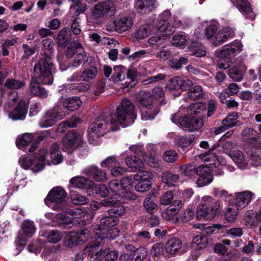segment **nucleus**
I'll return each mask as SVG.
<instances>
[{"instance_id":"nucleus-11","label":"nucleus","mask_w":261,"mask_h":261,"mask_svg":"<svg viewBox=\"0 0 261 261\" xmlns=\"http://www.w3.org/2000/svg\"><path fill=\"white\" fill-rule=\"evenodd\" d=\"M65 116V113L62 108L56 105L52 109L47 111L39 121L41 127L45 128L55 125L58 121L63 119Z\"/></svg>"},{"instance_id":"nucleus-3","label":"nucleus","mask_w":261,"mask_h":261,"mask_svg":"<svg viewBox=\"0 0 261 261\" xmlns=\"http://www.w3.org/2000/svg\"><path fill=\"white\" fill-rule=\"evenodd\" d=\"M199 159L207 163L206 166H200L196 168L195 167L190 164L180 167L181 172L187 176L190 177H195L196 175L199 177L196 180L198 187H202L210 184L213 180V177L212 174V166H218L219 163L223 165L225 161L221 156H217L212 151H209L203 154L198 155Z\"/></svg>"},{"instance_id":"nucleus-29","label":"nucleus","mask_w":261,"mask_h":261,"mask_svg":"<svg viewBox=\"0 0 261 261\" xmlns=\"http://www.w3.org/2000/svg\"><path fill=\"white\" fill-rule=\"evenodd\" d=\"M118 223V219L115 216H105L100 221V224L98 226L99 232H102L107 228L115 226Z\"/></svg>"},{"instance_id":"nucleus-9","label":"nucleus","mask_w":261,"mask_h":261,"mask_svg":"<svg viewBox=\"0 0 261 261\" xmlns=\"http://www.w3.org/2000/svg\"><path fill=\"white\" fill-rule=\"evenodd\" d=\"M47 153V151L46 149L42 148L38 151L35 161H32L31 158L24 155L20 158L19 162L21 166L24 169H27L31 168L33 172H39L42 170L44 167Z\"/></svg>"},{"instance_id":"nucleus-32","label":"nucleus","mask_w":261,"mask_h":261,"mask_svg":"<svg viewBox=\"0 0 261 261\" xmlns=\"http://www.w3.org/2000/svg\"><path fill=\"white\" fill-rule=\"evenodd\" d=\"M67 92H84L90 88L89 84L86 83H74L63 86Z\"/></svg>"},{"instance_id":"nucleus-31","label":"nucleus","mask_w":261,"mask_h":261,"mask_svg":"<svg viewBox=\"0 0 261 261\" xmlns=\"http://www.w3.org/2000/svg\"><path fill=\"white\" fill-rule=\"evenodd\" d=\"M259 134L253 128H246L242 133V137L244 141L254 144L258 139Z\"/></svg>"},{"instance_id":"nucleus-24","label":"nucleus","mask_w":261,"mask_h":261,"mask_svg":"<svg viewBox=\"0 0 261 261\" xmlns=\"http://www.w3.org/2000/svg\"><path fill=\"white\" fill-rule=\"evenodd\" d=\"M234 35V31L229 27H226L219 31L213 40V44L217 46L227 40V38Z\"/></svg>"},{"instance_id":"nucleus-62","label":"nucleus","mask_w":261,"mask_h":261,"mask_svg":"<svg viewBox=\"0 0 261 261\" xmlns=\"http://www.w3.org/2000/svg\"><path fill=\"white\" fill-rule=\"evenodd\" d=\"M119 164V162L116 160L115 156H110L102 161L100 163V166L102 168L114 167L115 166Z\"/></svg>"},{"instance_id":"nucleus-25","label":"nucleus","mask_w":261,"mask_h":261,"mask_svg":"<svg viewBox=\"0 0 261 261\" xmlns=\"http://www.w3.org/2000/svg\"><path fill=\"white\" fill-rule=\"evenodd\" d=\"M228 155L239 168L244 169L248 167L247 161L245 160L243 153L240 150L231 151L228 153Z\"/></svg>"},{"instance_id":"nucleus-47","label":"nucleus","mask_w":261,"mask_h":261,"mask_svg":"<svg viewBox=\"0 0 261 261\" xmlns=\"http://www.w3.org/2000/svg\"><path fill=\"white\" fill-rule=\"evenodd\" d=\"M70 184L74 187H77L80 189H86L88 183H90V180L82 177V176H75L72 177L69 181Z\"/></svg>"},{"instance_id":"nucleus-58","label":"nucleus","mask_w":261,"mask_h":261,"mask_svg":"<svg viewBox=\"0 0 261 261\" xmlns=\"http://www.w3.org/2000/svg\"><path fill=\"white\" fill-rule=\"evenodd\" d=\"M163 159L166 162L172 163L177 160L178 155L175 150H168L164 153L163 155Z\"/></svg>"},{"instance_id":"nucleus-46","label":"nucleus","mask_w":261,"mask_h":261,"mask_svg":"<svg viewBox=\"0 0 261 261\" xmlns=\"http://www.w3.org/2000/svg\"><path fill=\"white\" fill-rule=\"evenodd\" d=\"M34 140L33 136L29 133H26L17 137L16 144L18 148L22 149Z\"/></svg>"},{"instance_id":"nucleus-54","label":"nucleus","mask_w":261,"mask_h":261,"mask_svg":"<svg viewBox=\"0 0 261 261\" xmlns=\"http://www.w3.org/2000/svg\"><path fill=\"white\" fill-rule=\"evenodd\" d=\"M80 121L78 118H74L68 121L61 123L58 127V132L60 133H63L65 129L68 127H74L76 124Z\"/></svg>"},{"instance_id":"nucleus-37","label":"nucleus","mask_w":261,"mask_h":261,"mask_svg":"<svg viewBox=\"0 0 261 261\" xmlns=\"http://www.w3.org/2000/svg\"><path fill=\"white\" fill-rule=\"evenodd\" d=\"M159 32L163 35H170L175 32V28L166 20H160L156 24Z\"/></svg>"},{"instance_id":"nucleus-34","label":"nucleus","mask_w":261,"mask_h":261,"mask_svg":"<svg viewBox=\"0 0 261 261\" xmlns=\"http://www.w3.org/2000/svg\"><path fill=\"white\" fill-rule=\"evenodd\" d=\"M140 70V67H139L138 69L134 66H130L127 72V79L130 80V81L129 82H126L125 83L126 88H132L133 87L135 84H132V83L135 81L138 75L143 74Z\"/></svg>"},{"instance_id":"nucleus-41","label":"nucleus","mask_w":261,"mask_h":261,"mask_svg":"<svg viewBox=\"0 0 261 261\" xmlns=\"http://www.w3.org/2000/svg\"><path fill=\"white\" fill-rule=\"evenodd\" d=\"M99 253L97 255L94 254L93 256H91V255H88L90 256L91 258L99 257H106V259L107 261H114L118 257V254L115 251H110L109 249H105L103 251H101V250L99 248Z\"/></svg>"},{"instance_id":"nucleus-19","label":"nucleus","mask_w":261,"mask_h":261,"mask_svg":"<svg viewBox=\"0 0 261 261\" xmlns=\"http://www.w3.org/2000/svg\"><path fill=\"white\" fill-rule=\"evenodd\" d=\"M89 37L92 40L95 41L96 43H100L101 44L105 45L107 48L112 49L121 48V45L118 41L113 38L104 37L100 38V37L96 33L90 35Z\"/></svg>"},{"instance_id":"nucleus-39","label":"nucleus","mask_w":261,"mask_h":261,"mask_svg":"<svg viewBox=\"0 0 261 261\" xmlns=\"http://www.w3.org/2000/svg\"><path fill=\"white\" fill-rule=\"evenodd\" d=\"M25 82L24 81L9 78L6 81L4 86L8 89H12L16 91L22 89L25 86Z\"/></svg>"},{"instance_id":"nucleus-18","label":"nucleus","mask_w":261,"mask_h":261,"mask_svg":"<svg viewBox=\"0 0 261 261\" xmlns=\"http://www.w3.org/2000/svg\"><path fill=\"white\" fill-rule=\"evenodd\" d=\"M236 50H220L218 53L219 59L218 66L221 69H226L230 67L231 58L233 56Z\"/></svg>"},{"instance_id":"nucleus-52","label":"nucleus","mask_w":261,"mask_h":261,"mask_svg":"<svg viewBox=\"0 0 261 261\" xmlns=\"http://www.w3.org/2000/svg\"><path fill=\"white\" fill-rule=\"evenodd\" d=\"M203 95V90L201 87L195 86L188 92L187 97L192 100H197Z\"/></svg>"},{"instance_id":"nucleus-35","label":"nucleus","mask_w":261,"mask_h":261,"mask_svg":"<svg viewBox=\"0 0 261 261\" xmlns=\"http://www.w3.org/2000/svg\"><path fill=\"white\" fill-rule=\"evenodd\" d=\"M71 38L70 31L66 29L61 30L58 35L57 42L60 47H64L68 43Z\"/></svg>"},{"instance_id":"nucleus-16","label":"nucleus","mask_w":261,"mask_h":261,"mask_svg":"<svg viewBox=\"0 0 261 261\" xmlns=\"http://www.w3.org/2000/svg\"><path fill=\"white\" fill-rule=\"evenodd\" d=\"M254 194L249 191L238 192L234 194V205L237 209L242 210L251 202Z\"/></svg>"},{"instance_id":"nucleus-4","label":"nucleus","mask_w":261,"mask_h":261,"mask_svg":"<svg viewBox=\"0 0 261 261\" xmlns=\"http://www.w3.org/2000/svg\"><path fill=\"white\" fill-rule=\"evenodd\" d=\"M95 240L90 242L85 248L84 253L85 255L93 256L94 254L97 255L99 253V247L105 243V240L108 239L114 240L119 234V230L115 227L112 229H106L105 230L98 232H96Z\"/></svg>"},{"instance_id":"nucleus-28","label":"nucleus","mask_w":261,"mask_h":261,"mask_svg":"<svg viewBox=\"0 0 261 261\" xmlns=\"http://www.w3.org/2000/svg\"><path fill=\"white\" fill-rule=\"evenodd\" d=\"M159 112V107L156 105L142 108L141 112V119L144 121L152 120Z\"/></svg>"},{"instance_id":"nucleus-13","label":"nucleus","mask_w":261,"mask_h":261,"mask_svg":"<svg viewBox=\"0 0 261 261\" xmlns=\"http://www.w3.org/2000/svg\"><path fill=\"white\" fill-rule=\"evenodd\" d=\"M89 237V231L86 229L81 230L77 232H69L67 234L64 240V244L69 248H73L79 244L84 243Z\"/></svg>"},{"instance_id":"nucleus-63","label":"nucleus","mask_w":261,"mask_h":261,"mask_svg":"<svg viewBox=\"0 0 261 261\" xmlns=\"http://www.w3.org/2000/svg\"><path fill=\"white\" fill-rule=\"evenodd\" d=\"M178 212V208H174V206L170 205L162 214V217L167 220H170Z\"/></svg>"},{"instance_id":"nucleus-56","label":"nucleus","mask_w":261,"mask_h":261,"mask_svg":"<svg viewBox=\"0 0 261 261\" xmlns=\"http://www.w3.org/2000/svg\"><path fill=\"white\" fill-rule=\"evenodd\" d=\"M165 38L164 37L160 36L158 35L151 37L148 40V45L146 44L144 47H155L157 48L162 45L164 42Z\"/></svg>"},{"instance_id":"nucleus-49","label":"nucleus","mask_w":261,"mask_h":261,"mask_svg":"<svg viewBox=\"0 0 261 261\" xmlns=\"http://www.w3.org/2000/svg\"><path fill=\"white\" fill-rule=\"evenodd\" d=\"M70 198L72 203L75 205H84L89 201L85 196L74 191L71 192Z\"/></svg>"},{"instance_id":"nucleus-45","label":"nucleus","mask_w":261,"mask_h":261,"mask_svg":"<svg viewBox=\"0 0 261 261\" xmlns=\"http://www.w3.org/2000/svg\"><path fill=\"white\" fill-rule=\"evenodd\" d=\"M97 73V68L94 66H91L82 72L81 78L84 81L89 82L96 77Z\"/></svg>"},{"instance_id":"nucleus-8","label":"nucleus","mask_w":261,"mask_h":261,"mask_svg":"<svg viewBox=\"0 0 261 261\" xmlns=\"http://www.w3.org/2000/svg\"><path fill=\"white\" fill-rule=\"evenodd\" d=\"M182 109L172 115L171 120L173 123L183 129H188L190 131L198 130L202 126L203 123L201 118L197 117L189 118L186 114L182 113Z\"/></svg>"},{"instance_id":"nucleus-48","label":"nucleus","mask_w":261,"mask_h":261,"mask_svg":"<svg viewBox=\"0 0 261 261\" xmlns=\"http://www.w3.org/2000/svg\"><path fill=\"white\" fill-rule=\"evenodd\" d=\"M188 37L184 33L174 35L171 40V44L176 47H181L187 42Z\"/></svg>"},{"instance_id":"nucleus-5","label":"nucleus","mask_w":261,"mask_h":261,"mask_svg":"<svg viewBox=\"0 0 261 261\" xmlns=\"http://www.w3.org/2000/svg\"><path fill=\"white\" fill-rule=\"evenodd\" d=\"M220 202L209 196H204L198 206L196 217L199 220H210L219 213Z\"/></svg>"},{"instance_id":"nucleus-23","label":"nucleus","mask_w":261,"mask_h":261,"mask_svg":"<svg viewBox=\"0 0 261 261\" xmlns=\"http://www.w3.org/2000/svg\"><path fill=\"white\" fill-rule=\"evenodd\" d=\"M155 0H136L135 7L141 13H148L155 8Z\"/></svg>"},{"instance_id":"nucleus-22","label":"nucleus","mask_w":261,"mask_h":261,"mask_svg":"<svg viewBox=\"0 0 261 261\" xmlns=\"http://www.w3.org/2000/svg\"><path fill=\"white\" fill-rule=\"evenodd\" d=\"M27 108L25 101L21 100L19 102L17 107L11 112L9 116L14 120H23L26 116Z\"/></svg>"},{"instance_id":"nucleus-61","label":"nucleus","mask_w":261,"mask_h":261,"mask_svg":"<svg viewBox=\"0 0 261 261\" xmlns=\"http://www.w3.org/2000/svg\"><path fill=\"white\" fill-rule=\"evenodd\" d=\"M194 139L195 138L193 135L191 136H182L179 138L177 142V144L178 146L182 148L187 147L194 141Z\"/></svg>"},{"instance_id":"nucleus-44","label":"nucleus","mask_w":261,"mask_h":261,"mask_svg":"<svg viewBox=\"0 0 261 261\" xmlns=\"http://www.w3.org/2000/svg\"><path fill=\"white\" fill-rule=\"evenodd\" d=\"M50 158L51 162L54 164H58L62 161V155L57 143H54L51 147Z\"/></svg>"},{"instance_id":"nucleus-7","label":"nucleus","mask_w":261,"mask_h":261,"mask_svg":"<svg viewBox=\"0 0 261 261\" xmlns=\"http://www.w3.org/2000/svg\"><path fill=\"white\" fill-rule=\"evenodd\" d=\"M63 212L54 215L51 214H46V217L53 219L61 227L65 228L71 227L73 225L72 218H81L85 216L86 211L81 208H75L63 211Z\"/></svg>"},{"instance_id":"nucleus-59","label":"nucleus","mask_w":261,"mask_h":261,"mask_svg":"<svg viewBox=\"0 0 261 261\" xmlns=\"http://www.w3.org/2000/svg\"><path fill=\"white\" fill-rule=\"evenodd\" d=\"M122 202H118L117 204L114 205L109 210V213L110 215H114L115 216L122 215L125 213V209L121 204Z\"/></svg>"},{"instance_id":"nucleus-27","label":"nucleus","mask_w":261,"mask_h":261,"mask_svg":"<svg viewBox=\"0 0 261 261\" xmlns=\"http://www.w3.org/2000/svg\"><path fill=\"white\" fill-rule=\"evenodd\" d=\"M182 246L180 240L173 238L169 240L165 244V249L167 253L171 255H175Z\"/></svg>"},{"instance_id":"nucleus-17","label":"nucleus","mask_w":261,"mask_h":261,"mask_svg":"<svg viewBox=\"0 0 261 261\" xmlns=\"http://www.w3.org/2000/svg\"><path fill=\"white\" fill-rule=\"evenodd\" d=\"M82 173L92 177L97 181L105 182L107 180L105 171L99 169L94 165L85 168L83 169Z\"/></svg>"},{"instance_id":"nucleus-42","label":"nucleus","mask_w":261,"mask_h":261,"mask_svg":"<svg viewBox=\"0 0 261 261\" xmlns=\"http://www.w3.org/2000/svg\"><path fill=\"white\" fill-rule=\"evenodd\" d=\"M178 179L179 175L178 174H173L168 171L165 172L162 174V181L170 187L174 186Z\"/></svg>"},{"instance_id":"nucleus-53","label":"nucleus","mask_w":261,"mask_h":261,"mask_svg":"<svg viewBox=\"0 0 261 261\" xmlns=\"http://www.w3.org/2000/svg\"><path fill=\"white\" fill-rule=\"evenodd\" d=\"M153 174L151 172L146 170H139L134 175V179L137 181H150L152 178Z\"/></svg>"},{"instance_id":"nucleus-2","label":"nucleus","mask_w":261,"mask_h":261,"mask_svg":"<svg viewBox=\"0 0 261 261\" xmlns=\"http://www.w3.org/2000/svg\"><path fill=\"white\" fill-rule=\"evenodd\" d=\"M43 52L34 68L35 73L30 84V91L33 95L44 98L48 96L47 91L39 84H53L55 67L51 61L50 50H43Z\"/></svg>"},{"instance_id":"nucleus-1","label":"nucleus","mask_w":261,"mask_h":261,"mask_svg":"<svg viewBox=\"0 0 261 261\" xmlns=\"http://www.w3.org/2000/svg\"><path fill=\"white\" fill-rule=\"evenodd\" d=\"M137 118L135 108L131 101L124 99L116 110L108 116H100L88 129V140L95 143L100 137L111 131L118 130L120 126L125 127L133 124Z\"/></svg>"},{"instance_id":"nucleus-36","label":"nucleus","mask_w":261,"mask_h":261,"mask_svg":"<svg viewBox=\"0 0 261 261\" xmlns=\"http://www.w3.org/2000/svg\"><path fill=\"white\" fill-rule=\"evenodd\" d=\"M124 197L120 194L116 193L110 197L104 199L100 201V205L103 206H113L118 202H124Z\"/></svg>"},{"instance_id":"nucleus-10","label":"nucleus","mask_w":261,"mask_h":261,"mask_svg":"<svg viewBox=\"0 0 261 261\" xmlns=\"http://www.w3.org/2000/svg\"><path fill=\"white\" fill-rule=\"evenodd\" d=\"M36 230L33 221L26 220L22 223L21 230L15 241L16 249L19 250L17 254L23 249L28 239L34 234Z\"/></svg>"},{"instance_id":"nucleus-14","label":"nucleus","mask_w":261,"mask_h":261,"mask_svg":"<svg viewBox=\"0 0 261 261\" xmlns=\"http://www.w3.org/2000/svg\"><path fill=\"white\" fill-rule=\"evenodd\" d=\"M82 134L74 130L69 132L63 140V145L67 148L75 149L81 146H84Z\"/></svg>"},{"instance_id":"nucleus-33","label":"nucleus","mask_w":261,"mask_h":261,"mask_svg":"<svg viewBox=\"0 0 261 261\" xmlns=\"http://www.w3.org/2000/svg\"><path fill=\"white\" fill-rule=\"evenodd\" d=\"M125 163L133 171H139L144 167L142 160L137 156H127L125 159Z\"/></svg>"},{"instance_id":"nucleus-38","label":"nucleus","mask_w":261,"mask_h":261,"mask_svg":"<svg viewBox=\"0 0 261 261\" xmlns=\"http://www.w3.org/2000/svg\"><path fill=\"white\" fill-rule=\"evenodd\" d=\"M117 32L121 33L127 31L133 24V19L130 17H124L118 20H115Z\"/></svg>"},{"instance_id":"nucleus-60","label":"nucleus","mask_w":261,"mask_h":261,"mask_svg":"<svg viewBox=\"0 0 261 261\" xmlns=\"http://www.w3.org/2000/svg\"><path fill=\"white\" fill-rule=\"evenodd\" d=\"M238 210H235L230 206H228L225 212V218L226 220L228 222H234L238 214Z\"/></svg>"},{"instance_id":"nucleus-20","label":"nucleus","mask_w":261,"mask_h":261,"mask_svg":"<svg viewBox=\"0 0 261 261\" xmlns=\"http://www.w3.org/2000/svg\"><path fill=\"white\" fill-rule=\"evenodd\" d=\"M230 1L240 12L244 14L246 18L250 20L254 19L255 15L247 0H236L234 2H233L232 0Z\"/></svg>"},{"instance_id":"nucleus-26","label":"nucleus","mask_w":261,"mask_h":261,"mask_svg":"<svg viewBox=\"0 0 261 261\" xmlns=\"http://www.w3.org/2000/svg\"><path fill=\"white\" fill-rule=\"evenodd\" d=\"M60 103H62L64 108L68 111H73L77 110L82 105V101L79 97L73 96L65 99L60 100Z\"/></svg>"},{"instance_id":"nucleus-55","label":"nucleus","mask_w":261,"mask_h":261,"mask_svg":"<svg viewBox=\"0 0 261 261\" xmlns=\"http://www.w3.org/2000/svg\"><path fill=\"white\" fill-rule=\"evenodd\" d=\"M143 158L144 161L148 164L149 166L152 167L158 166L161 162L159 157L156 154H144L143 155Z\"/></svg>"},{"instance_id":"nucleus-15","label":"nucleus","mask_w":261,"mask_h":261,"mask_svg":"<svg viewBox=\"0 0 261 261\" xmlns=\"http://www.w3.org/2000/svg\"><path fill=\"white\" fill-rule=\"evenodd\" d=\"M243 61L244 59L241 57L237 58L233 63L232 67L229 70V77L234 81L240 82L243 79L247 69Z\"/></svg>"},{"instance_id":"nucleus-30","label":"nucleus","mask_w":261,"mask_h":261,"mask_svg":"<svg viewBox=\"0 0 261 261\" xmlns=\"http://www.w3.org/2000/svg\"><path fill=\"white\" fill-rule=\"evenodd\" d=\"M153 26L149 23H145L139 28L134 35L135 38L142 39L148 37L152 32Z\"/></svg>"},{"instance_id":"nucleus-64","label":"nucleus","mask_w":261,"mask_h":261,"mask_svg":"<svg viewBox=\"0 0 261 261\" xmlns=\"http://www.w3.org/2000/svg\"><path fill=\"white\" fill-rule=\"evenodd\" d=\"M180 77L176 76L170 79L167 84V88L170 90H180Z\"/></svg>"},{"instance_id":"nucleus-21","label":"nucleus","mask_w":261,"mask_h":261,"mask_svg":"<svg viewBox=\"0 0 261 261\" xmlns=\"http://www.w3.org/2000/svg\"><path fill=\"white\" fill-rule=\"evenodd\" d=\"M136 98L137 102L142 108L155 105L153 102V97L149 92L141 91L137 94Z\"/></svg>"},{"instance_id":"nucleus-40","label":"nucleus","mask_w":261,"mask_h":261,"mask_svg":"<svg viewBox=\"0 0 261 261\" xmlns=\"http://www.w3.org/2000/svg\"><path fill=\"white\" fill-rule=\"evenodd\" d=\"M153 193L148 194L144 201V206L146 211L149 213H153L158 209V205L153 202L154 198Z\"/></svg>"},{"instance_id":"nucleus-50","label":"nucleus","mask_w":261,"mask_h":261,"mask_svg":"<svg viewBox=\"0 0 261 261\" xmlns=\"http://www.w3.org/2000/svg\"><path fill=\"white\" fill-rule=\"evenodd\" d=\"M63 233L58 230H52L48 232L46 238L48 242L56 244L59 242L63 238Z\"/></svg>"},{"instance_id":"nucleus-43","label":"nucleus","mask_w":261,"mask_h":261,"mask_svg":"<svg viewBox=\"0 0 261 261\" xmlns=\"http://www.w3.org/2000/svg\"><path fill=\"white\" fill-rule=\"evenodd\" d=\"M207 241L206 238L201 234L195 236L192 240V247L195 250H201L206 246Z\"/></svg>"},{"instance_id":"nucleus-51","label":"nucleus","mask_w":261,"mask_h":261,"mask_svg":"<svg viewBox=\"0 0 261 261\" xmlns=\"http://www.w3.org/2000/svg\"><path fill=\"white\" fill-rule=\"evenodd\" d=\"M238 115L237 113H233L227 116L222 121V124L226 127V128L235 126L237 125Z\"/></svg>"},{"instance_id":"nucleus-12","label":"nucleus","mask_w":261,"mask_h":261,"mask_svg":"<svg viewBox=\"0 0 261 261\" xmlns=\"http://www.w3.org/2000/svg\"><path fill=\"white\" fill-rule=\"evenodd\" d=\"M116 8L111 1L101 2L96 4L91 9L92 18L95 20L101 19L107 15H112Z\"/></svg>"},{"instance_id":"nucleus-6","label":"nucleus","mask_w":261,"mask_h":261,"mask_svg":"<svg viewBox=\"0 0 261 261\" xmlns=\"http://www.w3.org/2000/svg\"><path fill=\"white\" fill-rule=\"evenodd\" d=\"M67 193L61 187H56L51 189L45 199L46 205L55 211H65L68 208L66 200Z\"/></svg>"},{"instance_id":"nucleus-57","label":"nucleus","mask_w":261,"mask_h":261,"mask_svg":"<svg viewBox=\"0 0 261 261\" xmlns=\"http://www.w3.org/2000/svg\"><path fill=\"white\" fill-rule=\"evenodd\" d=\"M206 109L205 106L202 103H195L191 105L187 109L188 114H198Z\"/></svg>"}]
</instances>
